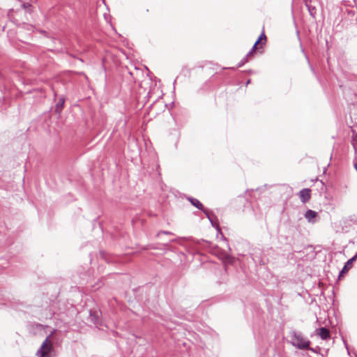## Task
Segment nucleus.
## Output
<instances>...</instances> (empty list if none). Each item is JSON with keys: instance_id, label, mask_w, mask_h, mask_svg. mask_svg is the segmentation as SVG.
<instances>
[{"instance_id": "nucleus-14", "label": "nucleus", "mask_w": 357, "mask_h": 357, "mask_svg": "<svg viewBox=\"0 0 357 357\" xmlns=\"http://www.w3.org/2000/svg\"><path fill=\"white\" fill-rule=\"evenodd\" d=\"M248 56L245 55V56L238 63V68L242 67L246 62L248 61Z\"/></svg>"}, {"instance_id": "nucleus-11", "label": "nucleus", "mask_w": 357, "mask_h": 357, "mask_svg": "<svg viewBox=\"0 0 357 357\" xmlns=\"http://www.w3.org/2000/svg\"><path fill=\"white\" fill-rule=\"evenodd\" d=\"M264 43H260L259 45V47H258V49L259 48H261L262 47V45H263ZM257 49V44H254V45L252 46V49L248 52V54H246L247 56L250 57V56L252 55L253 52H255V50Z\"/></svg>"}, {"instance_id": "nucleus-13", "label": "nucleus", "mask_w": 357, "mask_h": 357, "mask_svg": "<svg viewBox=\"0 0 357 357\" xmlns=\"http://www.w3.org/2000/svg\"><path fill=\"white\" fill-rule=\"evenodd\" d=\"M264 43H260L259 45V47H258V49L259 48H261L262 47V45H263ZM257 49V44H254V45L252 46V49L248 52V54H246L247 56L250 57V56L252 55L253 52H255V50Z\"/></svg>"}, {"instance_id": "nucleus-12", "label": "nucleus", "mask_w": 357, "mask_h": 357, "mask_svg": "<svg viewBox=\"0 0 357 357\" xmlns=\"http://www.w3.org/2000/svg\"><path fill=\"white\" fill-rule=\"evenodd\" d=\"M264 43H260L259 45V47H258V49L259 48H261L262 47V45H263ZM257 49V44H254V45L252 46V49L248 52V54H246L247 56L250 57V56L252 55L253 52H255V50Z\"/></svg>"}, {"instance_id": "nucleus-1", "label": "nucleus", "mask_w": 357, "mask_h": 357, "mask_svg": "<svg viewBox=\"0 0 357 357\" xmlns=\"http://www.w3.org/2000/svg\"><path fill=\"white\" fill-rule=\"evenodd\" d=\"M291 344L298 349H310V342L307 338L305 337L303 333L300 331H291L290 332Z\"/></svg>"}, {"instance_id": "nucleus-9", "label": "nucleus", "mask_w": 357, "mask_h": 357, "mask_svg": "<svg viewBox=\"0 0 357 357\" xmlns=\"http://www.w3.org/2000/svg\"><path fill=\"white\" fill-rule=\"evenodd\" d=\"M202 211L206 215L207 218L210 220L211 225L214 227L215 222H214V219H213V214L212 213V212H211L208 209L204 208V207H203V210H202Z\"/></svg>"}, {"instance_id": "nucleus-5", "label": "nucleus", "mask_w": 357, "mask_h": 357, "mask_svg": "<svg viewBox=\"0 0 357 357\" xmlns=\"http://www.w3.org/2000/svg\"><path fill=\"white\" fill-rule=\"evenodd\" d=\"M311 190L309 188H303L299 192V197L303 203H306L310 199Z\"/></svg>"}, {"instance_id": "nucleus-21", "label": "nucleus", "mask_w": 357, "mask_h": 357, "mask_svg": "<svg viewBox=\"0 0 357 357\" xmlns=\"http://www.w3.org/2000/svg\"><path fill=\"white\" fill-rule=\"evenodd\" d=\"M354 167H355V169H356V171H357V163H356V164L354 165Z\"/></svg>"}, {"instance_id": "nucleus-6", "label": "nucleus", "mask_w": 357, "mask_h": 357, "mask_svg": "<svg viewBox=\"0 0 357 357\" xmlns=\"http://www.w3.org/2000/svg\"><path fill=\"white\" fill-rule=\"evenodd\" d=\"M317 334L322 340H327L330 337V331L326 327L319 328Z\"/></svg>"}, {"instance_id": "nucleus-3", "label": "nucleus", "mask_w": 357, "mask_h": 357, "mask_svg": "<svg viewBox=\"0 0 357 357\" xmlns=\"http://www.w3.org/2000/svg\"><path fill=\"white\" fill-rule=\"evenodd\" d=\"M357 259V253H356V255L351 257V259H349L344 264V266H343L342 271H340V275H339V278H340L344 273H347L349 271V270L351 268L352 266V264L354 261H356Z\"/></svg>"}, {"instance_id": "nucleus-18", "label": "nucleus", "mask_w": 357, "mask_h": 357, "mask_svg": "<svg viewBox=\"0 0 357 357\" xmlns=\"http://www.w3.org/2000/svg\"><path fill=\"white\" fill-rule=\"evenodd\" d=\"M90 314H91V319H92L93 323L96 324L97 319H98V317H93V315L92 314L91 312L90 313Z\"/></svg>"}, {"instance_id": "nucleus-17", "label": "nucleus", "mask_w": 357, "mask_h": 357, "mask_svg": "<svg viewBox=\"0 0 357 357\" xmlns=\"http://www.w3.org/2000/svg\"><path fill=\"white\" fill-rule=\"evenodd\" d=\"M168 234V235H172L173 234L170 231H161L160 233L158 234V235H159L160 234Z\"/></svg>"}, {"instance_id": "nucleus-16", "label": "nucleus", "mask_w": 357, "mask_h": 357, "mask_svg": "<svg viewBox=\"0 0 357 357\" xmlns=\"http://www.w3.org/2000/svg\"><path fill=\"white\" fill-rule=\"evenodd\" d=\"M22 7L24 8V9H27L31 7V4L30 3H24L22 4Z\"/></svg>"}, {"instance_id": "nucleus-10", "label": "nucleus", "mask_w": 357, "mask_h": 357, "mask_svg": "<svg viewBox=\"0 0 357 357\" xmlns=\"http://www.w3.org/2000/svg\"><path fill=\"white\" fill-rule=\"evenodd\" d=\"M264 43H260L259 45V47H258V49L259 48H261L262 47V45H263ZM257 49V44H254V45L252 46V49L248 52V54H246L247 56L250 57V56L252 55L253 52H255V50Z\"/></svg>"}, {"instance_id": "nucleus-8", "label": "nucleus", "mask_w": 357, "mask_h": 357, "mask_svg": "<svg viewBox=\"0 0 357 357\" xmlns=\"http://www.w3.org/2000/svg\"><path fill=\"white\" fill-rule=\"evenodd\" d=\"M189 202L191 203L192 205H193L195 207L199 210H203V204L197 199L193 197H189L188 198Z\"/></svg>"}, {"instance_id": "nucleus-4", "label": "nucleus", "mask_w": 357, "mask_h": 357, "mask_svg": "<svg viewBox=\"0 0 357 357\" xmlns=\"http://www.w3.org/2000/svg\"><path fill=\"white\" fill-rule=\"evenodd\" d=\"M317 212L312 211L311 209L307 210L305 213L304 214L305 218L310 223H314L316 222V218L317 217Z\"/></svg>"}, {"instance_id": "nucleus-23", "label": "nucleus", "mask_w": 357, "mask_h": 357, "mask_svg": "<svg viewBox=\"0 0 357 357\" xmlns=\"http://www.w3.org/2000/svg\"><path fill=\"white\" fill-rule=\"evenodd\" d=\"M250 82V79H249V80H248V81H247V84H248Z\"/></svg>"}, {"instance_id": "nucleus-22", "label": "nucleus", "mask_w": 357, "mask_h": 357, "mask_svg": "<svg viewBox=\"0 0 357 357\" xmlns=\"http://www.w3.org/2000/svg\"><path fill=\"white\" fill-rule=\"evenodd\" d=\"M353 146H354V149L356 151V147L355 144H353Z\"/></svg>"}, {"instance_id": "nucleus-20", "label": "nucleus", "mask_w": 357, "mask_h": 357, "mask_svg": "<svg viewBox=\"0 0 357 357\" xmlns=\"http://www.w3.org/2000/svg\"><path fill=\"white\" fill-rule=\"evenodd\" d=\"M260 41H261L260 40L257 39L255 43L257 44V45H258V44L260 43Z\"/></svg>"}, {"instance_id": "nucleus-2", "label": "nucleus", "mask_w": 357, "mask_h": 357, "mask_svg": "<svg viewBox=\"0 0 357 357\" xmlns=\"http://www.w3.org/2000/svg\"><path fill=\"white\" fill-rule=\"evenodd\" d=\"M53 351L54 349L51 342L50 341V336H48L38 350L36 355L38 357H52Z\"/></svg>"}, {"instance_id": "nucleus-7", "label": "nucleus", "mask_w": 357, "mask_h": 357, "mask_svg": "<svg viewBox=\"0 0 357 357\" xmlns=\"http://www.w3.org/2000/svg\"><path fill=\"white\" fill-rule=\"evenodd\" d=\"M65 98L62 97L59 100L58 102L55 105V112L60 114L63 108Z\"/></svg>"}, {"instance_id": "nucleus-19", "label": "nucleus", "mask_w": 357, "mask_h": 357, "mask_svg": "<svg viewBox=\"0 0 357 357\" xmlns=\"http://www.w3.org/2000/svg\"><path fill=\"white\" fill-rule=\"evenodd\" d=\"M344 345H345L346 349H347V351H349V349H348V347H347V344L346 343V342H345V341H344ZM348 354H349V351H348Z\"/></svg>"}, {"instance_id": "nucleus-15", "label": "nucleus", "mask_w": 357, "mask_h": 357, "mask_svg": "<svg viewBox=\"0 0 357 357\" xmlns=\"http://www.w3.org/2000/svg\"><path fill=\"white\" fill-rule=\"evenodd\" d=\"M259 40H261L262 39H264V40H266V35L264 34V33H261V35L259 36L258 38Z\"/></svg>"}]
</instances>
